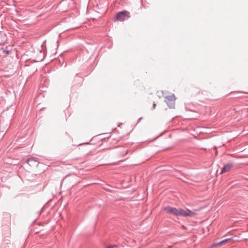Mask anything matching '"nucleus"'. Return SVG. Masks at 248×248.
<instances>
[{
    "mask_svg": "<svg viewBox=\"0 0 248 248\" xmlns=\"http://www.w3.org/2000/svg\"><path fill=\"white\" fill-rule=\"evenodd\" d=\"M229 240H230V239H226L224 240H222V241H220V242H219L218 243V245H222V244H224L225 243H226V242H227Z\"/></svg>",
    "mask_w": 248,
    "mask_h": 248,
    "instance_id": "nucleus-6",
    "label": "nucleus"
},
{
    "mask_svg": "<svg viewBox=\"0 0 248 248\" xmlns=\"http://www.w3.org/2000/svg\"><path fill=\"white\" fill-rule=\"evenodd\" d=\"M163 210L169 214L178 216V209L171 206H167L163 208Z\"/></svg>",
    "mask_w": 248,
    "mask_h": 248,
    "instance_id": "nucleus-4",
    "label": "nucleus"
},
{
    "mask_svg": "<svg viewBox=\"0 0 248 248\" xmlns=\"http://www.w3.org/2000/svg\"><path fill=\"white\" fill-rule=\"evenodd\" d=\"M130 17L129 13L127 11H123L116 15L115 20L124 21Z\"/></svg>",
    "mask_w": 248,
    "mask_h": 248,
    "instance_id": "nucleus-1",
    "label": "nucleus"
},
{
    "mask_svg": "<svg viewBox=\"0 0 248 248\" xmlns=\"http://www.w3.org/2000/svg\"><path fill=\"white\" fill-rule=\"evenodd\" d=\"M233 165V164L232 163H229L225 165L222 168L220 173L222 174L224 173L229 172L232 167Z\"/></svg>",
    "mask_w": 248,
    "mask_h": 248,
    "instance_id": "nucleus-5",
    "label": "nucleus"
},
{
    "mask_svg": "<svg viewBox=\"0 0 248 248\" xmlns=\"http://www.w3.org/2000/svg\"><path fill=\"white\" fill-rule=\"evenodd\" d=\"M175 99L176 98L174 94H171L165 97V101L170 108H173L175 106Z\"/></svg>",
    "mask_w": 248,
    "mask_h": 248,
    "instance_id": "nucleus-2",
    "label": "nucleus"
},
{
    "mask_svg": "<svg viewBox=\"0 0 248 248\" xmlns=\"http://www.w3.org/2000/svg\"><path fill=\"white\" fill-rule=\"evenodd\" d=\"M3 52L6 55H7L9 54V51L5 50H2Z\"/></svg>",
    "mask_w": 248,
    "mask_h": 248,
    "instance_id": "nucleus-7",
    "label": "nucleus"
},
{
    "mask_svg": "<svg viewBox=\"0 0 248 248\" xmlns=\"http://www.w3.org/2000/svg\"><path fill=\"white\" fill-rule=\"evenodd\" d=\"M155 106H156V104H155V103H154V104H153V108H155Z\"/></svg>",
    "mask_w": 248,
    "mask_h": 248,
    "instance_id": "nucleus-8",
    "label": "nucleus"
},
{
    "mask_svg": "<svg viewBox=\"0 0 248 248\" xmlns=\"http://www.w3.org/2000/svg\"><path fill=\"white\" fill-rule=\"evenodd\" d=\"M196 215L194 212L189 210L188 209L184 210L181 208L178 209V216L183 217H192Z\"/></svg>",
    "mask_w": 248,
    "mask_h": 248,
    "instance_id": "nucleus-3",
    "label": "nucleus"
}]
</instances>
